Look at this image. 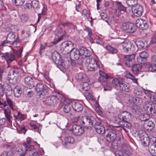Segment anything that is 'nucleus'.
<instances>
[{
  "instance_id": "obj_1",
  "label": "nucleus",
  "mask_w": 156,
  "mask_h": 156,
  "mask_svg": "<svg viewBox=\"0 0 156 156\" xmlns=\"http://www.w3.org/2000/svg\"><path fill=\"white\" fill-rule=\"evenodd\" d=\"M109 127L107 128L105 132L106 140L109 142H113L120 133L116 129L118 128V127L113 126L110 124H109Z\"/></svg>"
},
{
  "instance_id": "obj_2",
  "label": "nucleus",
  "mask_w": 156,
  "mask_h": 156,
  "mask_svg": "<svg viewBox=\"0 0 156 156\" xmlns=\"http://www.w3.org/2000/svg\"><path fill=\"white\" fill-rule=\"evenodd\" d=\"M19 71L17 68H10L9 69L8 79L9 83L12 85L16 84L19 79Z\"/></svg>"
},
{
  "instance_id": "obj_3",
  "label": "nucleus",
  "mask_w": 156,
  "mask_h": 156,
  "mask_svg": "<svg viewBox=\"0 0 156 156\" xmlns=\"http://www.w3.org/2000/svg\"><path fill=\"white\" fill-rule=\"evenodd\" d=\"M84 63L87 67L88 70L90 71H95L99 66L96 60L91 57L87 58Z\"/></svg>"
},
{
  "instance_id": "obj_4",
  "label": "nucleus",
  "mask_w": 156,
  "mask_h": 156,
  "mask_svg": "<svg viewBox=\"0 0 156 156\" xmlns=\"http://www.w3.org/2000/svg\"><path fill=\"white\" fill-rule=\"evenodd\" d=\"M3 111L7 121L5 118H0V125H3L6 122L9 126L12 127V117L11 115V111L5 108H4Z\"/></svg>"
},
{
  "instance_id": "obj_5",
  "label": "nucleus",
  "mask_w": 156,
  "mask_h": 156,
  "mask_svg": "<svg viewBox=\"0 0 156 156\" xmlns=\"http://www.w3.org/2000/svg\"><path fill=\"white\" fill-rule=\"evenodd\" d=\"M94 118L92 116H84L81 119L80 123L84 127H88L93 126Z\"/></svg>"
},
{
  "instance_id": "obj_6",
  "label": "nucleus",
  "mask_w": 156,
  "mask_h": 156,
  "mask_svg": "<svg viewBox=\"0 0 156 156\" xmlns=\"http://www.w3.org/2000/svg\"><path fill=\"white\" fill-rule=\"evenodd\" d=\"M120 28L123 31L127 33H132L135 30L134 25L129 23H124L120 25Z\"/></svg>"
},
{
  "instance_id": "obj_7",
  "label": "nucleus",
  "mask_w": 156,
  "mask_h": 156,
  "mask_svg": "<svg viewBox=\"0 0 156 156\" xmlns=\"http://www.w3.org/2000/svg\"><path fill=\"white\" fill-rule=\"evenodd\" d=\"M138 135L140 139L141 143L143 146L146 147L149 145V139L144 131L143 130L140 131L139 132Z\"/></svg>"
},
{
  "instance_id": "obj_8",
  "label": "nucleus",
  "mask_w": 156,
  "mask_h": 156,
  "mask_svg": "<svg viewBox=\"0 0 156 156\" xmlns=\"http://www.w3.org/2000/svg\"><path fill=\"white\" fill-rule=\"evenodd\" d=\"M61 103L63 104L64 106L63 110L66 113H68L70 111L72 107V103L67 99L63 98L61 100Z\"/></svg>"
},
{
  "instance_id": "obj_9",
  "label": "nucleus",
  "mask_w": 156,
  "mask_h": 156,
  "mask_svg": "<svg viewBox=\"0 0 156 156\" xmlns=\"http://www.w3.org/2000/svg\"><path fill=\"white\" fill-rule=\"evenodd\" d=\"M116 139L115 142L113 143L112 144V147L114 149H117L121 144V143L125 141L123 136L121 133L118 134L116 138Z\"/></svg>"
},
{
  "instance_id": "obj_10",
  "label": "nucleus",
  "mask_w": 156,
  "mask_h": 156,
  "mask_svg": "<svg viewBox=\"0 0 156 156\" xmlns=\"http://www.w3.org/2000/svg\"><path fill=\"white\" fill-rule=\"evenodd\" d=\"M133 13L136 16H141L143 12V9L141 5L138 4L132 7Z\"/></svg>"
},
{
  "instance_id": "obj_11",
  "label": "nucleus",
  "mask_w": 156,
  "mask_h": 156,
  "mask_svg": "<svg viewBox=\"0 0 156 156\" xmlns=\"http://www.w3.org/2000/svg\"><path fill=\"white\" fill-rule=\"evenodd\" d=\"M124 82V80L122 78H116L112 80V84L116 89L119 90Z\"/></svg>"
},
{
  "instance_id": "obj_12",
  "label": "nucleus",
  "mask_w": 156,
  "mask_h": 156,
  "mask_svg": "<svg viewBox=\"0 0 156 156\" xmlns=\"http://www.w3.org/2000/svg\"><path fill=\"white\" fill-rule=\"evenodd\" d=\"M118 118L123 121H129L131 119V115L126 111L120 112L118 115Z\"/></svg>"
},
{
  "instance_id": "obj_13",
  "label": "nucleus",
  "mask_w": 156,
  "mask_h": 156,
  "mask_svg": "<svg viewBox=\"0 0 156 156\" xmlns=\"http://www.w3.org/2000/svg\"><path fill=\"white\" fill-rule=\"evenodd\" d=\"M136 25L139 28L142 30H146L148 27L147 21L142 19H139L136 20Z\"/></svg>"
},
{
  "instance_id": "obj_14",
  "label": "nucleus",
  "mask_w": 156,
  "mask_h": 156,
  "mask_svg": "<svg viewBox=\"0 0 156 156\" xmlns=\"http://www.w3.org/2000/svg\"><path fill=\"white\" fill-rule=\"evenodd\" d=\"M72 133L76 136H80L84 132L83 128L80 126L78 125H73L72 128Z\"/></svg>"
},
{
  "instance_id": "obj_15",
  "label": "nucleus",
  "mask_w": 156,
  "mask_h": 156,
  "mask_svg": "<svg viewBox=\"0 0 156 156\" xmlns=\"http://www.w3.org/2000/svg\"><path fill=\"white\" fill-rule=\"evenodd\" d=\"M27 143H23V146L25 148V151H32L34 149L33 145H30V144H33V143H37L36 142H32L30 137H28L27 138Z\"/></svg>"
},
{
  "instance_id": "obj_16",
  "label": "nucleus",
  "mask_w": 156,
  "mask_h": 156,
  "mask_svg": "<svg viewBox=\"0 0 156 156\" xmlns=\"http://www.w3.org/2000/svg\"><path fill=\"white\" fill-rule=\"evenodd\" d=\"M59 62L61 63H58L57 66L61 70L67 69L70 66L71 63L68 60L64 61L62 59Z\"/></svg>"
},
{
  "instance_id": "obj_17",
  "label": "nucleus",
  "mask_w": 156,
  "mask_h": 156,
  "mask_svg": "<svg viewBox=\"0 0 156 156\" xmlns=\"http://www.w3.org/2000/svg\"><path fill=\"white\" fill-rule=\"evenodd\" d=\"M12 111V114L15 119L17 120H23L26 118V115L18 111L17 108Z\"/></svg>"
},
{
  "instance_id": "obj_18",
  "label": "nucleus",
  "mask_w": 156,
  "mask_h": 156,
  "mask_svg": "<svg viewBox=\"0 0 156 156\" xmlns=\"http://www.w3.org/2000/svg\"><path fill=\"white\" fill-rule=\"evenodd\" d=\"M3 56L8 64L16 60L15 56L12 52H6L3 54Z\"/></svg>"
},
{
  "instance_id": "obj_19",
  "label": "nucleus",
  "mask_w": 156,
  "mask_h": 156,
  "mask_svg": "<svg viewBox=\"0 0 156 156\" xmlns=\"http://www.w3.org/2000/svg\"><path fill=\"white\" fill-rule=\"evenodd\" d=\"M70 57L71 60H77L80 57L79 50L76 48H73L70 51Z\"/></svg>"
},
{
  "instance_id": "obj_20",
  "label": "nucleus",
  "mask_w": 156,
  "mask_h": 156,
  "mask_svg": "<svg viewBox=\"0 0 156 156\" xmlns=\"http://www.w3.org/2000/svg\"><path fill=\"white\" fill-rule=\"evenodd\" d=\"M30 125L33 130L40 133L42 129V126L36 121H32L30 122Z\"/></svg>"
},
{
  "instance_id": "obj_21",
  "label": "nucleus",
  "mask_w": 156,
  "mask_h": 156,
  "mask_svg": "<svg viewBox=\"0 0 156 156\" xmlns=\"http://www.w3.org/2000/svg\"><path fill=\"white\" fill-rule=\"evenodd\" d=\"M53 105H57L59 102V100L64 98L62 95L59 93H55L53 95L50 96Z\"/></svg>"
},
{
  "instance_id": "obj_22",
  "label": "nucleus",
  "mask_w": 156,
  "mask_h": 156,
  "mask_svg": "<svg viewBox=\"0 0 156 156\" xmlns=\"http://www.w3.org/2000/svg\"><path fill=\"white\" fill-rule=\"evenodd\" d=\"M94 128L97 133L99 134L105 133V130L103 124L101 122H97L94 125Z\"/></svg>"
},
{
  "instance_id": "obj_23",
  "label": "nucleus",
  "mask_w": 156,
  "mask_h": 156,
  "mask_svg": "<svg viewBox=\"0 0 156 156\" xmlns=\"http://www.w3.org/2000/svg\"><path fill=\"white\" fill-rule=\"evenodd\" d=\"M4 108H5L6 106L8 105L9 109H8L13 111V110L16 108V107L12 101L9 98H6V100L4 101ZM7 109V108H6Z\"/></svg>"
},
{
  "instance_id": "obj_24",
  "label": "nucleus",
  "mask_w": 156,
  "mask_h": 156,
  "mask_svg": "<svg viewBox=\"0 0 156 156\" xmlns=\"http://www.w3.org/2000/svg\"><path fill=\"white\" fill-rule=\"evenodd\" d=\"M79 51L82 58H85L91 55V53L88 50L83 47H80L79 49Z\"/></svg>"
},
{
  "instance_id": "obj_25",
  "label": "nucleus",
  "mask_w": 156,
  "mask_h": 156,
  "mask_svg": "<svg viewBox=\"0 0 156 156\" xmlns=\"http://www.w3.org/2000/svg\"><path fill=\"white\" fill-rule=\"evenodd\" d=\"M135 57L134 54L125 55L124 58L125 65L127 67H130L132 64V60Z\"/></svg>"
},
{
  "instance_id": "obj_26",
  "label": "nucleus",
  "mask_w": 156,
  "mask_h": 156,
  "mask_svg": "<svg viewBox=\"0 0 156 156\" xmlns=\"http://www.w3.org/2000/svg\"><path fill=\"white\" fill-rule=\"evenodd\" d=\"M51 57L53 61L57 65L58 63H60L59 62L62 59L59 54L56 51L52 53Z\"/></svg>"
},
{
  "instance_id": "obj_27",
  "label": "nucleus",
  "mask_w": 156,
  "mask_h": 156,
  "mask_svg": "<svg viewBox=\"0 0 156 156\" xmlns=\"http://www.w3.org/2000/svg\"><path fill=\"white\" fill-rule=\"evenodd\" d=\"M16 35L12 32H9L7 35L6 40L3 41L4 44L8 42H13L15 40Z\"/></svg>"
},
{
  "instance_id": "obj_28",
  "label": "nucleus",
  "mask_w": 156,
  "mask_h": 156,
  "mask_svg": "<svg viewBox=\"0 0 156 156\" xmlns=\"http://www.w3.org/2000/svg\"><path fill=\"white\" fill-rule=\"evenodd\" d=\"M122 50L123 52L128 53L131 50L132 45L130 42H124L122 44Z\"/></svg>"
},
{
  "instance_id": "obj_29",
  "label": "nucleus",
  "mask_w": 156,
  "mask_h": 156,
  "mask_svg": "<svg viewBox=\"0 0 156 156\" xmlns=\"http://www.w3.org/2000/svg\"><path fill=\"white\" fill-rule=\"evenodd\" d=\"M72 108L74 110L77 112H80L83 109L82 105L79 102L72 103Z\"/></svg>"
},
{
  "instance_id": "obj_30",
  "label": "nucleus",
  "mask_w": 156,
  "mask_h": 156,
  "mask_svg": "<svg viewBox=\"0 0 156 156\" xmlns=\"http://www.w3.org/2000/svg\"><path fill=\"white\" fill-rule=\"evenodd\" d=\"M73 44L71 41H66L62 42V48L64 51H66L69 49V48L71 46H73Z\"/></svg>"
},
{
  "instance_id": "obj_31",
  "label": "nucleus",
  "mask_w": 156,
  "mask_h": 156,
  "mask_svg": "<svg viewBox=\"0 0 156 156\" xmlns=\"http://www.w3.org/2000/svg\"><path fill=\"white\" fill-rule=\"evenodd\" d=\"M142 66L139 64H135L133 65L132 67V71L135 74L137 75L141 71Z\"/></svg>"
},
{
  "instance_id": "obj_32",
  "label": "nucleus",
  "mask_w": 156,
  "mask_h": 156,
  "mask_svg": "<svg viewBox=\"0 0 156 156\" xmlns=\"http://www.w3.org/2000/svg\"><path fill=\"white\" fill-rule=\"evenodd\" d=\"M76 78L78 81L82 82L85 81L86 80V75L83 73H79L76 74Z\"/></svg>"
},
{
  "instance_id": "obj_33",
  "label": "nucleus",
  "mask_w": 156,
  "mask_h": 156,
  "mask_svg": "<svg viewBox=\"0 0 156 156\" xmlns=\"http://www.w3.org/2000/svg\"><path fill=\"white\" fill-rule=\"evenodd\" d=\"M154 124L151 121H149L145 124V127L147 130L151 131L154 128Z\"/></svg>"
},
{
  "instance_id": "obj_34",
  "label": "nucleus",
  "mask_w": 156,
  "mask_h": 156,
  "mask_svg": "<svg viewBox=\"0 0 156 156\" xmlns=\"http://www.w3.org/2000/svg\"><path fill=\"white\" fill-rule=\"evenodd\" d=\"M134 93L136 96H141L145 93V90L141 87H137L135 89Z\"/></svg>"
},
{
  "instance_id": "obj_35",
  "label": "nucleus",
  "mask_w": 156,
  "mask_h": 156,
  "mask_svg": "<svg viewBox=\"0 0 156 156\" xmlns=\"http://www.w3.org/2000/svg\"><path fill=\"white\" fill-rule=\"evenodd\" d=\"M121 86L119 90H122L125 93H128L130 89L129 86L128 84H125L123 82L122 85Z\"/></svg>"
},
{
  "instance_id": "obj_36",
  "label": "nucleus",
  "mask_w": 156,
  "mask_h": 156,
  "mask_svg": "<svg viewBox=\"0 0 156 156\" xmlns=\"http://www.w3.org/2000/svg\"><path fill=\"white\" fill-rule=\"evenodd\" d=\"M14 94L15 97L18 98L22 94L21 88L20 86H17L14 90Z\"/></svg>"
},
{
  "instance_id": "obj_37",
  "label": "nucleus",
  "mask_w": 156,
  "mask_h": 156,
  "mask_svg": "<svg viewBox=\"0 0 156 156\" xmlns=\"http://www.w3.org/2000/svg\"><path fill=\"white\" fill-rule=\"evenodd\" d=\"M33 80V78L30 76H27L25 77L24 79V82L26 84L28 85L34 87V85Z\"/></svg>"
},
{
  "instance_id": "obj_38",
  "label": "nucleus",
  "mask_w": 156,
  "mask_h": 156,
  "mask_svg": "<svg viewBox=\"0 0 156 156\" xmlns=\"http://www.w3.org/2000/svg\"><path fill=\"white\" fill-rule=\"evenodd\" d=\"M65 143L63 145L64 147H67V145L68 144H72L74 142V138L71 136H69L65 138Z\"/></svg>"
},
{
  "instance_id": "obj_39",
  "label": "nucleus",
  "mask_w": 156,
  "mask_h": 156,
  "mask_svg": "<svg viewBox=\"0 0 156 156\" xmlns=\"http://www.w3.org/2000/svg\"><path fill=\"white\" fill-rule=\"evenodd\" d=\"M139 118L141 121H145L149 118V115L147 113H141L139 115Z\"/></svg>"
},
{
  "instance_id": "obj_40",
  "label": "nucleus",
  "mask_w": 156,
  "mask_h": 156,
  "mask_svg": "<svg viewBox=\"0 0 156 156\" xmlns=\"http://www.w3.org/2000/svg\"><path fill=\"white\" fill-rule=\"evenodd\" d=\"M126 3L129 6L132 7L138 4L137 0H126Z\"/></svg>"
},
{
  "instance_id": "obj_41",
  "label": "nucleus",
  "mask_w": 156,
  "mask_h": 156,
  "mask_svg": "<svg viewBox=\"0 0 156 156\" xmlns=\"http://www.w3.org/2000/svg\"><path fill=\"white\" fill-rule=\"evenodd\" d=\"M146 67L150 71L153 72L156 70V66L152 65L150 62L146 63Z\"/></svg>"
},
{
  "instance_id": "obj_42",
  "label": "nucleus",
  "mask_w": 156,
  "mask_h": 156,
  "mask_svg": "<svg viewBox=\"0 0 156 156\" xmlns=\"http://www.w3.org/2000/svg\"><path fill=\"white\" fill-rule=\"evenodd\" d=\"M105 49L112 54H116L117 52V50L111 46L108 45L105 47Z\"/></svg>"
},
{
  "instance_id": "obj_43",
  "label": "nucleus",
  "mask_w": 156,
  "mask_h": 156,
  "mask_svg": "<svg viewBox=\"0 0 156 156\" xmlns=\"http://www.w3.org/2000/svg\"><path fill=\"white\" fill-rule=\"evenodd\" d=\"M44 88V84L42 83H38L36 86V90L38 92H41Z\"/></svg>"
},
{
  "instance_id": "obj_44",
  "label": "nucleus",
  "mask_w": 156,
  "mask_h": 156,
  "mask_svg": "<svg viewBox=\"0 0 156 156\" xmlns=\"http://www.w3.org/2000/svg\"><path fill=\"white\" fill-rule=\"evenodd\" d=\"M47 46V44L45 43L40 44L39 53L41 56H42V54H43V52L44 51V49L46 48Z\"/></svg>"
},
{
  "instance_id": "obj_45",
  "label": "nucleus",
  "mask_w": 156,
  "mask_h": 156,
  "mask_svg": "<svg viewBox=\"0 0 156 156\" xmlns=\"http://www.w3.org/2000/svg\"><path fill=\"white\" fill-rule=\"evenodd\" d=\"M117 5L118 9L120 11H125L126 10V8L120 2H116Z\"/></svg>"
},
{
  "instance_id": "obj_46",
  "label": "nucleus",
  "mask_w": 156,
  "mask_h": 156,
  "mask_svg": "<svg viewBox=\"0 0 156 156\" xmlns=\"http://www.w3.org/2000/svg\"><path fill=\"white\" fill-rule=\"evenodd\" d=\"M44 103L47 105H50L53 104L50 96L46 98L44 101Z\"/></svg>"
},
{
  "instance_id": "obj_47",
  "label": "nucleus",
  "mask_w": 156,
  "mask_h": 156,
  "mask_svg": "<svg viewBox=\"0 0 156 156\" xmlns=\"http://www.w3.org/2000/svg\"><path fill=\"white\" fill-rule=\"evenodd\" d=\"M114 154L115 156H130L126 153L123 154L122 151L120 150H117L115 152Z\"/></svg>"
},
{
  "instance_id": "obj_48",
  "label": "nucleus",
  "mask_w": 156,
  "mask_h": 156,
  "mask_svg": "<svg viewBox=\"0 0 156 156\" xmlns=\"http://www.w3.org/2000/svg\"><path fill=\"white\" fill-rule=\"evenodd\" d=\"M155 109L154 106V105H152L151 107L149 108L148 111L147 113L149 115L151 114L152 116L155 115Z\"/></svg>"
},
{
  "instance_id": "obj_49",
  "label": "nucleus",
  "mask_w": 156,
  "mask_h": 156,
  "mask_svg": "<svg viewBox=\"0 0 156 156\" xmlns=\"http://www.w3.org/2000/svg\"><path fill=\"white\" fill-rule=\"evenodd\" d=\"M99 74L100 76L102 77L103 79H107L110 78L108 74L101 70H99Z\"/></svg>"
},
{
  "instance_id": "obj_50",
  "label": "nucleus",
  "mask_w": 156,
  "mask_h": 156,
  "mask_svg": "<svg viewBox=\"0 0 156 156\" xmlns=\"http://www.w3.org/2000/svg\"><path fill=\"white\" fill-rule=\"evenodd\" d=\"M152 105L148 101L146 103L144 104L143 108L145 111H147V113L148 110L151 106Z\"/></svg>"
},
{
  "instance_id": "obj_51",
  "label": "nucleus",
  "mask_w": 156,
  "mask_h": 156,
  "mask_svg": "<svg viewBox=\"0 0 156 156\" xmlns=\"http://www.w3.org/2000/svg\"><path fill=\"white\" fill-rule=\"evenodd\" d=\"M126 77L130 79L133 80L134 82L135 83H137V80L136 79L133 75L131 74L130 73H127L126 75Z\"/></svg>"
},
{
  "instance_id": "obj_52",
  "label": "nucleus",
  "mask_w": 156,
  "mask_h": 156,
  "mask_svg": "<svg viewBox=\"0 0 156 156\" xmlns=\"http://www.w3.org/2000/svg\"><path fill=\"white\" fill-rule=\"evenodd\" d=\"M100 15L101 17L103 20L106 22H107L108 21V17L106 13L104 12H101Z\"/></svg>"
},
{
  "instance_id": "obj_53",
  "label": "nucleus",
  "mask_w": 156,
  "mask_h": 156,
  "mask_svg": "<svg viewBox=\"0 0 156 156\" xmlns=\"http://www.w3.org/2000/svg\"><path fill=\"white\" fill-rule=\"evenodd\" d=\"M136 98L132 97H130L129 98L128 101L129 104H130V105L132 106V105H135L136 100Z\"/></svg>"
},
{
  "instance_id": "obj_54",
  "label": "nucleus",
  "mask_w": 156,
  "mask_h": 156,
  "mask_svg": "<svg viewBox=\"0 0 156 156\" xmlns=\"http://www.w3.org/2000/svg\"><path fill=\"white\" fill-rule=\"evenodd\" d=\"M25 0H12L13 2L16 5H21L25 2Z\"/></svg>"
},
{
  "instance_id": "obj_55",
  "label": "nucleus",
  "mask_w": 156,
  "mask_h": 156,
  "mask_svg": "<svg viewBox=\"0 0 156 156\" xmlns=\"http://www.w3.org/2000/svg\"><path fill=\"white\" fill-rule=\"evenodd\" d=\"M137 61L139 63L144 64L146 63V60L139 56L137 58Z\"/></svg>"
},
{
  "instance_id": "obj_56",
  "label": "nucleus",
  "mask_w": 156,
  "mask_h": 156,
  "mask_svg": "<svg viewBox=\"0 0 156 156\" xmlns=\"http://www.w3.org/2000/svg\"><path fill=\"white\" fill-rule=\"evenodd\" d=\"M139 56L146 60V58L148 56V54L146 51H143L140 53Z\"/></svg>"
},
{
  "instance_id": "obj_57",
  "label": "nucleus",
  "mask_w": 156,
  "mask_h": 156,
  "mask_svg": "<svg viewBox=\"0 0 156 156\" xmlns=\"http://www.w3.org/2000/svg\"><path fill=\"white\" fill-rule=\"evenodd\" d=\"M82 13V15H84L87 18L90 17V12L86 9H83Z\"/></svg>"
},
{
  "instance_id": "obj_58",
  "label": "nucleus",
  "mask_w": 156,
  "mask_h": 156,
  "mask_svg": "<svg viewBox=\"0 0 156 156\" xmlns=\"http://www.w3.org/2000/svg\"><path fill=\"white\" fill-rule=\"evenodd\" d=\"M44 154V151L43 150H42L41 151H40L39 152H34L33 153H31L33 156H40L41 155Z\"/></svg>"
},
{
  "instance_id": "obj_59",
  "label": "nucleus",
  "mask_w": 156,
  "mask_h": 156,
  "mask_svg": "<svg viewBox=\"0 0 156 156\" xmlns=\"http://www.w3.org/2000/svg\"><path fill=\"white\" fill-rule=\"evenodd\" d=\"M121 148L124 151H126L127 150V146L125 141L123 142L121 145Z\"/></svg>"
},
{
  "instance_id": "obj_60",
  "label": "nucleus",
  "mask_w": 156,
  "mask_h": 156,
  "mask_svg": "<svg viewBox=\"0 0 156 156\" xmlns=\"http://www.w3.org/2000/svg\"><path fill=\"white\" fill-rule=\"evenodd\" d=\"M128 121H123L122 125L123 126L127 128H130L131 126V124L128 122Z\"/></svg>"
},
{
  "instance_id": "obj_61",
  "label": "nucleus",
  "mask_w": 156,
  "mask_h": 156,
  "mask_svg": "<svg viewBox=\"0 0 156 156\" xmlns=\"http://www.w3.org/2000/svg\"><path fill=\"white\" fill-rule=\"evenodd\" d=\"M23 48H21L19 50H17L16 52L15 53L18 57H20L23 51Z\"/></svg>"
},
{
  "instance_id": "obj_62",
  "label": "nucleus",
  "mask_w": 156,
  "mask_h": 156,
  "mask_svg": "<svg viewBox=\"0 0 156 156\" xmlns=\"http://www.w3.org/2000/svg\"><path fill=\"white\" fill-rule=\"evenodd\" d=\"M136 98V102L135 103V105H140L142 104L143 103V100L141 98L137 97Z\"/></svg>"
},
{
  "instance_id": "obj_63",
  "label": "nucleus",
  "mask_w": 156,
  "mask_h": 156,
  "mask_svg": "<svg viewBox=\"0 0 156 156\" xmlns=\"http://www.w3.org/2000/svg\"><path fill=\"white\" fill-rule=\"evenodd\" d=\"M49 89L44 88V90L41 91V94L43 95H47L49 93Z\"/></svg>"
},
{
  "instance_id": "obj_64",
  "label": "nucleus",
  "mask_w": 156,
  "mask_h": 156,
  "mask_svg": "<svg viewBox=\"0 0 156 156\" xmlns=\"http://www.w3.org/2000/svg\"><path fill=\"white\" fill-rule=\"evenodd\" d=\"M32 4L34 8H36L38 6L39 2L36 0H33L32 2Z\"/></svg>"
}]
</instances>
